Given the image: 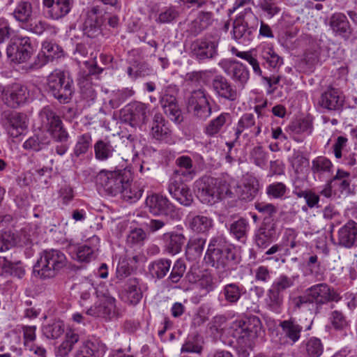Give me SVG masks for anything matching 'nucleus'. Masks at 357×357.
Instances as JSON below:
<instances>
[{
  "label": "nucleus",
  "mask_w": 357,
  "mask_h": 357,
  "mask_svg": "<svg viewBox=\"0 0 357 357\" xmlns=\"http://www.w3.org/2000/svg\"><path fill=\"white\" fill-rule=\"evenodd\" d=\"M186 271V265L183 259H178L174 264L167 281L172 284L178 283Z\"/></svg>",
  "instance_id": "nucleus-61"
},
{
  "label": "nucleus",
  "mask_w": 357,
  "mask_h": 357,
  "mask_svg": "<svg viewBox=\"0 0 357 357\" xmlns=\"http://www.w3.org/2000/svg\"><path fill=\"white\" fill-rule=\"evenodd\" d=\"M288 304L294 312L310 310V306H314L313 299L310 296V294L307 293H305L304 295L291 294L289 296Z\"/></svg>",
  "instance_id": "nucleus-44"
},
{
  "label": "nucleus",
  "mask_w": 357,
  "mask_h": 357,
  "mask_svg": "<svg viewBox=\"0 0 357 357\" xmlns=\"http://www.w3.org/2000/svg\"><path fill=\"white\" fill-rule=\"evenodd\" d=\"M162 240L165 250L170 255L179 253L186 242V238L183 233L172 231L162 234Z\"/></svg>",
  "instance_id": "nucleus-33"
},
{
  "label": "nucleus",
  "mask_w": 357,
  "mask_h": 357,
  "mask_svg": "<svg viewBox=\"0 0 357 357\" xmlns=\"http://www.w3.org/2000/svg\"><path fill=\"white\" fill-rule=\"evenodd\" d=\"M231 335L236 340L237 354L239 357H250L249 348L252 341L258 337L262 329L260 319L251 315L233 321Z\"/></svg>",
  "instance_id": "nucleus-4"
},
{
  "label": "nucleus",
  "mask_w": 357,
  "mask_h": 357,
  "mask_svg": "<svg viewBox=\"0 0 357 357\" xmlns=\"http://www.w3.org/2000/svg\"><path fill=\"white\" fill-rule=\"evenodd\" d=\"M3 117L8 121L9 126L19 132V134H22L28 127L27 116L24 113L10 112L9 114L4 113Z\"/></svg>",
  "instance_id": "nucleus-47"
},
{
  "label": "nucleus",
  "mask_w": 357,
  "mask_h": 357,
  "mask_svg": "<svg viewBox=\"0 0 357 357\" xmlns=\"http://www.w3.org/2000/svg\"><path fill=\"white\" fill-rule=\"evenodd\" d=\"M178 89L176 86L168 85L164 87L159 96V104L164 113L176 123L183 120L181 109L177 99Z\"/></svg>",
  "instance_id": "nucleus-14"
},
{
  "label": "nucleus",
  "mask_w": 357,
  "mask_h": 357,
  "mask_svg": "<svg viewBox=\"0 0 357 357\" xmlns=\"http://www.w3.org/2000/svg\"><path fill=\"white\" fill-rule=\"evenodd\" d=\"M259 185V181L255 176L246 175L242 185L238 186V193L240 199L245 201L252 200L258 193Z\"/></svg>",
  "instance_id": "nucleus-38"
},
{
  "label": "nucleus",
  "mask_w": 357,
  "mask_h": 357,
  "mask_svg": "<svg viewBox=\"0 0 357 357\" xmlns=\"http://www.w3.org/2000/svg\"><path fill=\"white\" fill-rule=\"evenodd\" d=\"M0 98L3 102L11 108H17L24 105L29 98L27 86L15 83L7 87L0 86Z\"/></svg>",
  "instance_id": "nucleus-22"
},
{
  "label": "nucleus",
  "mask_w": 357,
  "mask_h": 357,
  "mask_svg": "<svg viewBox=\"0 0 357 357\" xmlns=\"http://www.w3.org/2000/svg\"><path fill=\"white\" fill-rule=\"evenodd\" d=\"M186 225L193 232L206 234L213 227V220L211 218L195 215L190 212L186 217Z\"/></svg>",
  "instance_id": "nucleus-34"
},
{
  "label": "nucleus",
  "mask_w": 357,
  "mask_h": 357,
  "mask_svg": "<svg viewBox=\"0 0 357 357\" xmlns=\"http://www.w3.org/2000/svg\"><path fill=\"white\" fill-rule=\"evenodd\" d=\"M279 1L280 0H260L259 7L268 18H272L281 11L278 6Z\"/></svg>",
  "instance_id": "nucleus-64"
},
{
  "label": "nucleus",
  "mask_w": 357,
  "mask_h": 357,
  "mask_svg": "<svg viewBox=\"0 0 357 357\" xmlns=\"http://www.w3.org/2000/svg\"><path fill=\"white\" fill-rule=\"evenodd\" d=\"M258 54L270 68L278 69L283 64V59L276 53L273 46L269 43L261 44L258 47Z\"/></svg>",
  "instance_id": "nucleus-35"
},
{
  "label": "nucleus",
  "mask_w": 357,
  "mask_h": 357,
  "mask_svg": "<svg viewBox=\"0 0 357 357\" xmlns=\"http://www.w3.org/2000/svg\"><path fill=\"white\" fill-rule=\"evenodd\" d=\"M114 148L107 139L98 140L94 145V152L96 159L106 160L112 156Z\"/></svg>",
  "instance_id": "nucleus-53"
},
{
  "label": "nucleus",
  "mask_w": 357,
  "mask_h": 357,
  "mask_svg": "<svg viewBox=\"0 0 357 357\" xmlns=\"http://www.w3.org/2000/svg\"><path fill=\"white\" fill-rule=\"evenodd\" d=\"M299 277L298 274L287 275L282 273L276 278L266 291L264 298L266 308L275 314H280L284 307L285 294L296 285Z\"/></svg>",
  "instance_id": "nucleus-5"
},
{
  "label": "nucleus",
  "mask_w": 357,
  "mask_h": 357,
  "mask_svg": "<svg viewBox=\"0 0 357 357\" xmlns=\"http://www.w3.org/2000/svg\"><path fill=\"white\" fill-rule=\"evenodd\" d=\"M350 173L342 169H337L334 176L331 177L329 180L334 187H337L340 192H346L347 194L351 193V180Z\"/></svg>",
  "instance_id": "nucleus-46"
},
{
  "label": "nucleus",
  "mask_w": 357,
  "mask_h": 357,
  "mask_svg": "<svg viewBox=\"0 0 357 357\" xmlns=\"http://www.w3.org/2000/svg\"><path fill=\"white\" fill-rule=\"evenodd\" d=\"M148 289V285L142 279L137 277L128 278L121 291L122 300L128 305L135 306L143 298L144 292Z\"/></svg>",
  "instance_id": "nucleus-21"
},
{
  "label": "nucleus",
  "mask_w": 357,
  "mask_h": 357,
  "mask_svg": "<svg viewBox=\"0 0 357 357\" xmlns=\"http://www.w3.org/2000/svg\"><path fill=\"white\" fill-rule=\"evenodd\" d=\"M258 22V18L253 13L252 8H245L233 22L232 38L238 44L249 45L255 38Z\"/></svg>",
  "instance_id": "nucleus-7"
},
{
  "label": "nucleus",
  "mask_w": 357,
  "mask_h": 357,
  "mask_svg": "<svg viewBox=\"0 0 357 357\" xmlns=\"http://www.w3.org/2000/svg\"><path fill=\"white\" fill-rule=\"evenodd\" d=\"M258 48L255 50H250L244 52V53H239L238 57L246 61L251 66L253 73L259 77H262V70L260 67L259 62L257 59Z\"/></svg>",
  "instance_id": "nucleus-58"
},
{
  "label": "nucleus",
  "mask_w": 357,
  "mask_h": 357,
  "mask_svg": "<svg viewBox=\"0 0 357 357\" xmlns=\"http://www.w3.org/2000/svg\"><path fill=\"white\" fill-rule=\"evenodd\" d=\"M0 270L2 274L22 279L26 273V271L21 261L13 262L6 257H0Z\"/></svg>",
  "instance_id": "nucleus-41"
},
{
  "label": "nucleus",
  "mask_w": 357,
  "mask_h": 357,
  "mask_svg": "<svg viewBox=\"0 0 357 357\" xmlns=\"http://www.w3.org/2000/svg\"><path fill=\"white\" fill-rule=\"evenodd\" d=\"M78 344L73 357H104L107 350L106 344L98 338L80 341L79 335L73 331L65 333L61 344L55 348L56 357H69Z\"/></svg>",
  "instance_id": "nucleus-2"
},
{
  "label": "nucleus",
  "mask_w": 357,
  "mask_h": 357,
  "mask_svg": "<svg viewBox=\"0 0 357 357\" xmlns=\"http://www.w3.org/2000/svg\"><path fill=\"white\" fill-rule=\"evenodd\" d=\"M102 68L94 64L90 67L89 71L80 73L78 78V85L80 88L81 96L87 102L93 101L96 98V91L93 85V77L100 74Z\"/></svg>",
  "instance_id": "nucleus-26"
},
{
  "label": "nucleus",
  "mask_w": 357,
  "mask_h": 357,
  "mask_svg": "<svg viewBox=\"0 0 357 357\" xmlns=\"http://www.w3.org/2000/svg\"><path fill=\"white\" fill-rule=\"evenodd\" d=\"M116 299L110 296L104 295L93 305L86 311L88 315L110 319L115 314Z\"/></svg>",
  "instance_id": "nucleus-28"
},
{
  "label": "nucleus",
  "mask_w": 357,
  "mask_h": 357,
  "mask_svg": "<svg viewBox=\"0 0 357 357\" xmlns=\"http://www.w3.org/2000/svg\"><path fill=\"white\" fill-rule=\"evenodd\" d=\"M119 25L117 14L109 12L108 8L93 5L87 10L81 29L84 36L95 38L104 35L105 31L118 29Z\"/></svg>",
  "instance_id": "nucleus-3"
},
{
  "label": "nucleus",
  "mask_w": 357,
  "mask_h": 357,
  "mask_svg": "<svg viewBox=\"0 0 357 357\" xmlns=\"http://www.w3.org/2000/svg\"><path fill=\"white\" fill-rule=\"evenodd\" d=\"M126 122L133 128H141L150 115V105L139 101L128 103L121 111Z\"/></svg>",
  "instance_id": "nucleus-19"
},
{
  "label": "nucleus",
  "mask_w": 357,
  "mask_h": 357,
  "mask_svg": "<svg viewBox=\"0 0 357 357\" xmlns=\"http://www.w3.org/2000/svg\"><path fill=\"white\" fill-rule=\"evenodd\" d=\"M212 13L210 12H201L197 18L192 22L194 31L199 33L213 22Z\"/></svg>",
  "instance_id": "nucleus-62"
},
{
  "label": "nucleus",
  "mask_w": 357,
  "mask_h": 357,
  "mask_svg": "<svg viewBox=\"0 0 357 357\" xmlns=\"http://www.w3.org/2000/svg\"><path fill=\"white\" fill-rule=\"evenodd\" d=\"M313 299L315 314L320 312L321 306L330 302H338L342 299L340 294L326 283L314 284L305 290Z\"/></svg>",
  "instance_id": "nucleus-18"
},
{
  "label": "nucleus",
  "mask_w": 357,
  "mask_h": 357,
  "mask_svg": "<svg viewBox=\"0 0 357 357\" xmlns=\"http://www.w3.org/2000/svg\"><path fill=\"white\" fill-rule=\"evenodd\" d=\"M172 261L167 258H160L149 265L150 274L158 280L164 278L170 270Z\"/></svg>",
  "instance_id": "nucleus-45"
},
{
  "label": "nucleus",
  "mask_w": 357,
  "mask_h": 357,
  "mask_svg": "<svg viewBox=\"0 0 357 357\" xmlns=\"http://www.w3.org/2000/svg\"><path fill=\"white\" fill-rule=\"evenodd\" d=\"M41 54L46 59V61H52L54 58H59L63 54V51L55 43L50 40H45L42 43Z\"/></svg>",
  "instance_id": "nucleus-56"
},
{
  "label": "nucleus",
  "mask_w": 357,
  "mask_h": 357,
  "mask_svg": "<svg viewBox=\"0 0 357 357\" xmlns=\"http://www.w3.org/2000/svg\"><path fill=\"white\" fill-rule=\"evenodd\" d=\"M288 161L296 175L304 174L310 166L309 160L300 151H294L293 154L289 157Z\"/></svg>",
  "instance_id": "nucleus-48"
},
{
  "label": "nucleus",
  "mask_w": 357,
  "mask_h": 357,
  "mask_svg": "<svg viewBox=\"0 0 357 357\" xmlns=\"http://www.w3.org/2000/svg\"><path fill=\"white\" fill-rule=\"evenodd\" d=\"M230 235L240 242H245L247 238V232L249 223L245 218H241L229 225H226Z\"/></svg>",
  "instance_id": "nucleus-43"
},
{
  "label": "nucleus",
  "mask_w": 357,
  "mask_h": 357,
  "mask_svg": "<svg viewBox=\"0 0 357 357\" xmlns=\"http://www.w3.org/2000/svg\"><path fill=\"white\" fill-rule=\"evenodd\" d=\"M279 234L278 220L268 217L263 218L260 225L255 231L253 239L257 248L264 250L276 241Z\"/></svg>",
  "instance_id": "nucleus-16"
},
{
  "label": "nucleus",
  "mask_w": 357,
  "mask_h": 357,
  "mask_svg": "<svg viewBox=\"0 0 357 357\" xmlns=\"http://www.w3.org/2000/svg\"><path fill=\"white\" fill-rule=\"evenodd\" d=\"M99 241L100 238L97 236H93L90 241L82 245L72 244L70 241L68 250L72 259L86 264L95 260L98 256Z\"/></svg>",
  "instance_id": "nucleus-20"
},
{
  "label": "nucleus",
  "mask_w": 357,
  "mask_h": 357,
  "mask_svg": "<svg viewBox=\"0 0 357 357\" xmlns=\"http://www.w3.org/2000/svg\"><path fill=\"white\" fill-rule=\"evenodd\" d=\"M312 324V319L305 326L298 324L294 318L280 321L275 342L282 346H293L300 340L303 331L311 329Z\"/></svg>",
  "instance_id": "nucleus-13"
},
{
  "label": "nucleus",
  "mask_w": 357,
  "mask_h": 357,
  "mask_svg": "<svg viewBox=\"0 0 357 357\" xmlns=\"http://www.w3.org/2000/svg\"><path fill=\"white\" fill-rule=\"evenodd\" d=\"M19 26L33 33L40 35L49 28V24L42 20H33V7L29 1H20L12 13Z\"/></svg>",
  "instance_id": "nucleus-12"
},
{
  "label": "nucleus",
  "mask_w": 357,
  "mask_h": 357,
  "mask_svg": "<svg viewBox=\"0 0 357 357\" xmlns=\"http://www.w3.org/2000/svg\"><path fill=\"white\" fill-rule=\"evenodd\" d=\"M197 197L204 204L213 205L220 201L229 191L228 186L221 179L204 176L197 183Z\"/></svg>",
  "instance_id": "nucleus-9"
},
{
  "label": "nucleus",
  "mask_w": 357,
  "mask_h": 357,
  "mask_svg": "<svg viewBox=\"0 0 357 357\" xmlns=\"http://www.w3.org/2000/svg\"><path fill=\"white\" fill-rule=\"evenodd\" d=\"M206 238L202 236H191L185 247V257L190 261H197L202 257Z\"/></svg>",
  "instance_id": "nucleus-37"
},
{
  "label": "nucleus",
  "mask_w": 357,
  "mask_h": 357,
  "mask_svg": "<svg viewBox=\"0 0 357 357\" xmlns=\"http://www.w3.org/2000/svg\"><path fill=\"white\" fill-rule=\"evenodd\" d=\"M290 255V249L284 245V243H280L273 245L269 248L263 255L265 259H273L275 261L281 260L282 263L285 262L283 258Z\"/></svg>",
  "instance_id": "nucleus-49"
},
{
  "label": "nucleus",
  "mask_w": 357,
  "mask_h": 357,
  "mask_svg": "<svg viewBox=\"0 0 357 357\" xmlns=\"http://www.w3.org/2000/svg\"><path fill=\"white\" fill-rule=\"evenodd\" d=\"M43 6L48 8V15L53 20L67 15L73 6V0H43Z\"/></svg>",
  "instance_id": "nucleus-32"
},
{
  "label": "nucleus",
  "mask_w": 357,
  "mask_h": 357,
  "mask_svg": "<svg viewBox=\"0 0 357 357\" xmlns=\"http://www.w3.org/2000/svg\"><path fill=\"white\" fill-rule=\"evenodd\" d=\"M301 349L304 357H321L324 354V346L321 339L310 337L303 341Z\"/></svg>",
  "instance_id": "nucleus-40"
},
{
  "label": "nucleus",
  "mask_w": 357,
  "mask_h": 357,
  "mask_svg": "<svg viewBox=\"0 0 357 357\" xmlns=\"http://www.w3.org/2000/svg\"><path fill=\"white\" fill-rule=\"evenodd\" d=\"M171 194L174 199L185 206H190L193 202L191 190L186 185L176 188L174 192H171Z\"/></svg>",
  "instance_id": "nucleus-59"
},
{
  "label": "nucleus",
  "mask_w": 357,
  "mask_h": 357,
  "mask_svg": "<svg viewBox=\"0 0 357 357\" xmlns=\"http://www.w3.org/2000/svg\"><path fill=\"white\" fill-rule=\"evenodd\" d=\"M245 131L255 132V134H259L261 132L260 127L255 125V117L252 114H245L241 117L235 134H241Z\"/></svg>",
  "instance_id": "nucleus-50"
},
{
  "label": "nucleus",
  "mask_w": 357,
  "mask_h": 357,
  "mask_svg": "<svg viewBox=\"0 0 357 357\" xmlns=\"http://www.w3.org/2000/svg\"><path fill=\"white\" fill-rule=\"evenodd\" d=\"M344 102V96L337 89L328 87L319 99L318 104L324 109L337 111L342 109Z\"/></svg>",
  "instance_id": "nucleus-31"
},
{
  "label": "nucleus",
  "mask_w": 357,
  "mask_h": 357,
  "mask_svg": "<svg viewBox=\"0 0 357 357\" xmlns=\"http://www.w3.org/2000/svg\"><path fill=\"white\" fill-rule=\"evenodd\" d=\"M329 25L333 31L337 36L348 38L351 33L349 22L347 16L341 13L332 15Z\"/></svg>",
  "instance_id": "nucleus-39"
},
{
  "label": "nucleus",
  "mask_w": 357,
  "mask_h": 357,
  "mask_svg": "<svg viewBox=\"0 0 357 357\" xmlns=\"http://www.w3.org/2000/svg\"><path fill=\"white\" fill-rule=\"evenodd\" d=\"M50 140L47 135H32L23 144V148L26 150L38 151L46 147Z\"/></svg>",
  "instance_id": "nucleus-55"
},
{
  "label": "nucleus",
  "mask_w": 357,
  "mask_h": 357,
  "mask_svg": "<svg viewBox=\"0 0 357 357\" xmlns=\"http://www.w3.org/2000/svg\"><path fill=\"white\" fill-rule=\"evenodd\" d=\"M236 87L222 75H216L211 81V89L219 100L237 101L240 93Z\"/></svg>",
  "instance_id": "nucleus-25"
},
{
  "label": "nucleus",
  "mask_w": 357,
  "mask_h": 357,
  "mask_svg": "<svg viewBox=\"0 0 357 357\" xmlns=\"http://www.w3.org/2000/svg\"><path fill=\"white\" fill-rule=\"evenodd\" d=\"M248 296L247 288L243 284L240 282H231L222 286L218 300L226 306H236Z\"/></svg>",
  "instance_id": "nucleus-23"
},
{
  "label": "nucleus",
  "mask_w": 357,
  "mask_h": 357,
  "mask_svg": "<svg viewBox=\"0 0 357 357\" xmlns=\"http://www.w3.org/2000/svg\"><path fill=\"white\" fill-rule=\"evenodd\" d=\"M176 165L179 167L178 169H176L174 173L183 176L185 180L192 179L195 175V171L192 169V159L187 155L178 157L176 160Z\"/></svg>",
  "instance_id": "nucleus-51"
},
{
  "label": "nucleus",
  "mask_w": 357,
  "mask_h": 357,
  "mask_svg": "<svg viewBox=\"0 0 357 357\" xmlns=\"http://www.w3.org/2000/svg\"><path fill=\"white\" fill-rule=\"evenodd\" d=\"M289 189L282 182H273L266 186V193L270 199L284 200Z\"/></svg>",
  "instance_id": "nucleus-54"
},
{
  "label": "nucleus",
  "mask_w": 357,
  "mask_h": 357,
  "mask_svg": "<svg viewBox=\"0 0 357 357\" xmlns=\"http://www.w3.org/2000/svg\"><path fill=\"white\" fill-rule=\"evenodd\" d=\"M223 70L238 87L243 89L250 79V72L247 66L238 61H229L224 64Z\"/></svg>",
  "instance_id": "nucleus-27"
},
{
  "label": "nucleus",
  "mask_w": 357,
  "mask_h": 357,
  "mask_svg": "<svg viewBox=\"0 0 357 357\" xmlns=\"http://www.w3.org/2000/svg\"><path fill=\"white\" fill-rule=\"evenodd\" d=\"M204 261L208 266L229 276L237 270L241 257L234 244L223 234H217L210 238Z\"/></svg>",
  "instance_id": "nucleus-1"
},
{
  "label": "nucleus",
  "mask_w": 357,
  "mask_h": 357,
  "mask_svg": "<svg viewBox=\"0 0 357 357\" xmlns=\"http://www.w3.org/2000/svg\"><path fill=\"white\" fill-rule=\"evenodd\" d=\"M209 98L210 96L204 89L192 91L187 102L188 112L199 120H206L212 113Z\"/></svg>",
  "instance_id": "nucleus-15"
},
{
  "label": "nucleus",
  "mask_w": 357,
  "mask_h": 357,
  "mask_svg": "<svg viewBox=\"0 0 357 357\" xmlns=\"http://www.w3.org/2000/svg\"><path fill=\"white\" fill-rule=\"evenodd\" d=\"M42 331L43 335L47 339L55 340L64 333L65 325L63 321L61 320H54L45 325Z\"/></svg>",
  "instance_id": "nucleus-52"
},
{
  "label": "nucleus",
  "mask_w": 357,
  "mask_h": 357,
  "mask_svg": "<svg viewBox=\"0 0 357 357\" xmlns=\"http://www.w3.org/2000/svg\"><path fill=\"white\" fill-rule=\"evenodd\" d=\"M33 52L31 38L28 36H15L13 37L6 48L7 56L17 63H24L29 60Z\"/></svg>",
  "instance_id": "nucleus-17"
},
{
  "label": "nucleus",
  "mask_w": 357,
  "mask_h": 357,
  "mask_svg": "<svg viewBox=\"0 0 357 357\" xmlns=\"http://www.w3.org/2000/svg\"><path fill=\"white\" fill-rule=\"evenodd\" d=\"M68 262L61 250L46 249L40 253V257L33 266V273L42 279L53 278L67 266Z\"/></svg>",
  "instance_id": "nucleus-6"
},
{
  "label": "nucleus",
  "mask_w": 357,
  "mask_h": 357,
  "mask_svg": "<svg viewBox=\"0 0 357 357\" xmlns=\"http://www.w3.org/2000/svg\"><path fill=\"white\" fill-rule=\"evenodd\" d=\"M144 186L137 182L128 181L119 192L123 199L130 204L137 202L142 196Z\"/></svg>",
  "instance_id": "nucleus-42"
},
{
  "label": "nucleus",
  "mask_w": 357,
  "mask_h": 357,
  "mask_svg": "<svg viewBox=\"0 0 357 357\" xmlns=\"http://www.w3.org/2000/svg\"><path fill=\"white\" fill-rule=\"evenodd\" d=\"M79 293V303L82 307H86L87 309L88 305L92 301L93 296L96 291L92 285L81 284L78 287Z\"/></svg>",
  "instance_id": "nucleus-63"
},
{
  "label": "nucleus",
  "mask_w": 357,
  "mask_h": 357,
  "mask_svg": "<svg viewBox=\"0 0 357 357\" xmlns=\"http://www.w3.org/2000/svg\"><path fill=\"white\" fill-rule=\"evenodd\" d=\"M218 43L209 38L194 40L190 47L191 56L199 61L212 59L218 55Z\"/></svg>",
  "instance_id": "nucleus-24"
},
{
  "label": "nucleus",
  "mask_w": 357,
  "mask_h": 357,
  "mask_svg": "<svg viewBox=\"0 0 357 357\" xmlns=\"http://www.w3.org/2000/svg\"><path fill=\"white\" fill-rule=\"evenodd\" d=\"M311 170L315 178L322 181L333 174V165L326 157L318 156L312 160Z\"/></svg>",
  "instance_id": "nucleus-36"
},
{
  "label": "nucleus",
  "mask_w": 357,
  "mask_h": 357,
  "mask_svg": "<svg viewBox=\"0 0 357 357\" xmlns=\"http://www.w3.org/2000/svg\"><path fill=\"white\" fill-rule=\"evenodd\" d=\"M357 243V222L349 220L337 231V241L334 244L338 247L351 249Z\"/></svg>",
  "instance_id": "nucleus-30"
},
{
  "label": "nucleus",
  "mask_w": 357,
  "mask_h": 357,
  "mask_svg": "<svg viewBox=\"0 0 357 357\" xmlns=\"http://www.w3.org/2000/svg\"><path fill=\"white\" fill-rule=\"evenodd\" d=\"M132 180V172L126 168L114 171L102 169L96 176V183L112 196L119 195L124 185Z\"/></svg>",
  "instance_id": "nucleus-10"
},
{
  "label": "nucleus",
  "mask_w": 357,
  "mask_h": 357,
  "mask_svg": "<svg viewBox=\"0 0 357 357\" xmlns=\"http://www.w3.org/2000/svg\"><path fill=\"white\" fill-rule=\"evenodd\" d=\"M145 208L152 215L163 218L167 221H178L182 217L180 210L166 196L160 193L148 195Z\"/></svg>",
  "instance_id": "nucleus-8"
},
{
  "label": "nucleus",
  "mask_w": 357,
  "mask_h": 357,
  "mask_svg": "<svg viewBox=\"0 0 357 357\" xmlns=\"http://www.w3.org/2000/svg\"><path fill=\"white\" fill-rule=\"evenodd\" d=\"M250 160L252 163L264 169L267 167L268 153L265 151L261 146H255L250 151Z\"/></svg>",
  "instance_id": "nucleus-57"
},
{
  "label": "nucleus",
  "mask_w": 357,
  "mask_h": 357,
  "mask_svg": "<svg viewBox=\"0 0 357 357\" xmlns=\"http://www.w3.org/2000/svg\"><path fill=\"white\" fill-rule=\"evenodd\" d=\"M231 121V115L228 112H222L215 119L211 120L206 126L208 134H217L223 126Z\"/></svg>",
  "instance_id": "nucleus-60"
},
{
  "label": "nucleus",
  "mask_w": 357,
  "mask_h": 357,
  "mask_svg": "<svg viewBox=\"0 0 357 357\" xmlns=\"http://www.w3.org/2000/svg\"><path fill=\"white\" fill-rule=\"evenodd\" d=\"M39 116L43 126V132L47 131L50 134H66L61 119L50 106L44 107L40 111Z\"/></svg>",
  "instance_id": "nucleus-29"
},
{
  "label": "nucleus",
  "mask_w": 357,
  "mask_h": 357,
  "mask_svg": "<svg viewBox=\"0 0 357 357\" xmlns=\"http://www.w3.org/2000/svg\"><path fill=\"white\" fill-rule=\"evenodd\" d=\"M48 91L61 103H67L74 91L73 80L63 71L56 70L47 77Z\"/></svg>",
  "instance_id": "nucleus-11"
}]
</instances>
